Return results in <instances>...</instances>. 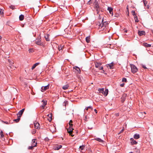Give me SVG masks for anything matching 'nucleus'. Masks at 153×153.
<instances>
[{"label":"nucleus","instance_id":"393cba45","mask_svg":"<svg viewBox=\"0 0 153 153\" xmlns=\"http://www.w3.org/2000/svg\"><path fill=\"white\" fill-rule=\"evenodd\" d=\"M24 16L22 14H21L19 16V19L20 21H22L24 19Z\"/></svg>","mask_w":153,"mask_h":153},{"label":"nucleus","instance_id":"c9c22d12","mask_svg":"<svg viewBox=\"0 0 153 153\" xmlns=\"http://www.w3.org/2000/svg\"><path fill=\"white\" fill-rule=\"evenodd\" d=\"M0 135H1V137H4V135L3 134V132L2 131H1L0 132Z\"/></svg>","mask_w":153,"mask_h":153},{"label":"nucleus","instance_id":"37998d69","mask_svg":"<svg viewBox=\"0 0 153 153\" xmlns=\"http://www.w3.org/2000/svg\"><path fill=\"white\" fill-rule=\"evenodd\" d=\"M0 13L1 15H3L4 13L2 11V10L1 9H0Z\"/></svg>","mask_w":153,"mask_h":153},{"label":"nucleus","instance_id":"a211bd4d","mask_svg":"<svg viewBox=\"0 0 153 153\" xmlns=\"http://www.w3.org/2000/svg\"><path fill=\"white\" fill-rule=\"evenodd\" d=\"M50 35L48 34H47L45 35V38L46 40L47 41H50V39L49 38Z\"/></svg>","mask_w":153,"mask_h":153},{"label":"nucleus","instance_id":"de8ad7c7","mask_svg":"<svg viewBox=\"0 0 153 153\" xmlns=\"http://www.w3.org/2000/svg\"><path fill=\"white\" fill-rule=\"evenodd\" d=\"M72 120H71L70 121H69V123H68V125L71 124H72L71 123H72Z\"/></svg>","mask_w":153,"mask_h":153},{"label":"nucleus","instance_id":"aec40b11","mask_svg":"<svg viewBox=\"0 0 153 153\" xmlns=\"http://www.w3.org/2000/svg\"><path fill=\"white\" fill-rule=\"evenodd\" d=\"M134 138L135 139H138L140 138V135L137 134H135L134 136Z\"/></svg>","mask_w":153,"mask_h":153},{"label":"nucleus","instance_id":"412c9836","mask_svg":"<svg viewBox=\"0 0 153 153\" xmlns=\"http://www.w3.org/2000/svg\"><path fill=\"white\" fill-rule=\"evenodd\" d=\"M113 62H111V63L108 64L107 65V67H109L110 69H113Z\"/></svg>","mask_w":153,"mask_h":153},{"label":"nucleus","instance_id":"f704fd0d","mask_svg":"<svg viewBox=\"0 0 153 153\" xmlns=\"http://www.w3.org/2000/svg\"><path fill=\"white\" fill-rule=\"evenodd\" d=\"M122 81L123 82H127V80L126 78H123L122 79Z\"/></svg>","mask_w":153,"mask_h":153},{"label":"nucleus","instance_id":"cd10ccee","mask_svg":"<svg viewBox=\"0 0 153 153\" xmlns=\"http://www.w3.org/2000/svg\"><path fill=\"white\" fill-rule=\"evenodd\" d=\"M69 87V85H64L62 87V88L64 90H66Z\"/></svg>","mask_w":153,"mask_h":153},{"label":"nucleus","instance_id":"f8f14e48","mask_svg":"<svg viewBox=\"0 0 153 153\" xmlns=\"http://www.w3.org/2000/svg\"><path fill=\"white\" fill-rule=\"evenodd\" d=\"M74 68L75 69L77 72V73L78 74H80L81 73V70L77 66H75L74 67Z\"/></svg>","mask_w":153,"mask_h":153},{"label":"nucleus","instance_id":"39448f33","mask_svg":"<svg viewBox=\"0 0 153 153\" xmlns=\"http://www.w3.org/2000/svg\"><path fill=\"white\" fill-rule=\"evenodd\" d=\"M130 67L131 69V72L134 74L137 72L138 71V69L134 65H131Z\"/></svg>","mask_w":153,"mask_h":153},{"label":"nucleus","instance_id":"f03ea898","mask_svg":"<svg viewBox=\"0 0 153 153\" xmlns=\"http://www.w3.org/2000/svg\"><path fill=\"white\" fill-rule=\"evenodd\" d=\"M69 127L67 128L68 132V133L70 135L73 137L74 135L72 133L73 132V124H69Z\"/></svg>","mask_w":153,"mask_h":153},{"label":"nucleus","instance_id":"20e7f679","mask_svg":"<svg viewBox=\"0 0 153 153\" xmlns=\"http://www.w3.org/2000/svg\"><path fill=\"white\" fill-rule=\"evenodd\" d=\"M108 24L107 22H103V19L102 20L101 24H100L99 25V28L101 27V28H103V29H104V28L106 27Z\"/></svg>","mask_w":153,"mask_h":153},{"label":"nucleus","instance_id":"13d9d810","mask_svg":"<svg viewBox=\"0 0 153 153\" xmlns=\"http://www.w3.org/2000/svg\"><path fill=\"white\" fill-rule=\"evenodd\" d=\"M144 113L145 114H146V113H145V112H144Z\"/></svg>","mask_w":153,"mask_h":153},{"label":"nucleus","instance_id":"7ed1b4c3","mask_svg":"<svg viewBox=\"0 0 153 153\" xmlns=\"http://www.w3.org/2000/svg\"><path fill=\"white\" fill-rule=\"evenodd\" d=\"M101 63L100 62H96L95 63V67L97 68H98L100 70H102V73H104V71L103 70V67L101 66Z\"/></svg>","mask_w":153,"mask_h":153},{"label":"nucleus","instance_id":"8fccbe9b","mask_svg":"<svg viewBox=\"0 0 153 153\" xmlns=\"http://www.w3.org/2000/svg\"><path fill=\"white\" fill-rule=\"evenodd\" d=\"M3 122L4 123H5V124H9V123L8 122H7V121H4Z\"/></svg>","mask_w":153,"mask_h":153},{"label":"nucleus","instance_id":"c03bdc74","mask_svg":"<svg viewBox=\"0 0 153 153\" xmlns=\"http://www.w3.org/2000/svg\"><path fill=\"white\" fill-rule=\"evenodd\" d=\"M124 85H125V83H123L122 84H120V86L121 87H124Z\"/></svg>","mask_w":153,"mask_h":153},{"label":"nucleus","instance_id":"7c9ffc66","mask_svg":"<svg viewBox=\"0 0 153 153\" xmlns=\"http://www.w3.org/2000/svg\"><path fill=\"white\" fill-rule=\"evenodd\" d=\"M63 47V46H62L61 45H59L58 47V49L59 50V51L62 50V49Z\"/></svg>","mask_w":153,"mask_h":153},{"label":"nucleus","instance_id":"473e14b6","mask_svg":"<svg viewBox=\"0 0 153 153\" xmlns=\"http://www.w3.org/2000/svg\"><path fill=\"white\" fill-rule=\"evenodd\" d=\"M85 148V146L83 145H82L81 146H79V149H80L81 150H82L84 149V148Z\"/></svg>","mask_w":153,"mask_h":153},{"label":"nucleus","instance_id":"ea45409f","mask_svg":"<svg viewBox=\"0 0 153 153\" xmlns=\"http://www.w3.org/2000/svg\"><path fill=\"white\" fill-rule=\"evenodd\" d=\"M131 13H132L133 15L134 16L135 15H136V14H135V11L134 10H132L131 11Z\"/></svg>","mask_w":153,"mask_h":153},{"label":"nucleus","instance_id":"2f4dec72","mask_svg":"<svg viewBox=\"0 0 153 153\" xmlns=\"http://www.w3.org/2000/svg\"><path fill=\"white\" fill-rule=\"evenodd\" d=\"M9 63H10V66H12L13 64V62L12 61L8 60ZM11 67V66H10Z\"/></svg>","mask_w":153,"mask_h":153},{"label":"nucleus","instance_id":"ddd939ff","mask_svg":"<svg viewBox=\"0 0 153 153\" xmlns=\"http://www.w3.org/2000/svg\"><path fill=\"white\" fill-rule=\"evenodd\" d=\"M131 141V143L132 145L136 144L137 143V142L132 138H130Z\"/></svg>","mask_w":153,"mask_h":153},{"label":"nucleus","instance_id":"5fc2aeb1","mask_svg":"<svg viewBox=\"0 0 153 153\" xmlns=\"http://www.w3.org/2000/svg\"><path fill=\"white\" fill-rule=\"evenodd\" d=\"M127 30H125V31H124V32H125V33H127Z\"/></svg>","mask_w":153,"mask_h":153},{"label":"nucleus","instance_id":"4c0bfd02","mask_svg":"<svg viewBox=\"0 0 153 153\" xmlns=\"http://www.w3.org/2000/svg\"><path fill=\"white\" fill-rule=\"evenodd\" d=\"M36 131L35 129H33L32 131V134H35L36 133Z\"/></svg>","mask_w":153,"mask_h":153},{"label":"nucleus","instance_id":"a878e982","mask_svg":"<svg viewBox=\"0 0 153 153\" xmlns=\"http://www.w3.org/2000/svg\"><path fill=\"white\" fill-rule=\"evenodd\" d=\"M20 116H17V118L13 120V121L16 122V123L18 122L20 120Z\"/></svg>","mask_w":153,"mask_h":153},{"label":"nucleus","instance_id":"bb28decb","mask_svg":"<svg viewBox=\"0 0 153 153\" xmlns=\"http://www.w3.org/2000/svg\"><path fill=\"white\" fill-rule=\"evenodd\" d=\"M99 92L100 93H101L103 94V92H104V88H99L98 90Z\"/></svg>","mask_w":153,"mask_h":153},{"label":"nucleus","instance_id":"b1692460","mask_svg":"<svg viewBox=\"0 0 153 153\" xmlns=\"http://www.w3.org/2000/svg\"><path fill=\"white\" fill-rule=\"evenodd\" d=\"M108 93V89H106L105 91H104L103 94L105 96H106Z\"/></svg>","mask_w":153,"mask_h":153},{"label":"nucleus","instance_id":"49530a36","mask_svg":"<svg viewBox=\"0 0 153 153\" xmlns=\"http://www.w3.org/2000/svg\"><path fill=\"white\" fill-rule=\"evenodd\" d=\"M48 116L50 118H51L52 115L51 114H48Z\"/></svg>","mask_w":153,"mask_h":153},{"label":"nucleus","instance_id":"864d4df0","mask_svg":"<svg viewBox=\"0 0 153 153\" xmlns=\"http://www.w3.org/2000/svg\"><path fill=\"white\" fill-rule=\"evenodd\" d=\"M119 113H117V114H116V116H119Z\"/></svg>","mask_w":153,"mask_h":153},{"label":"nucleus","instance_id":"c85d7f7f","mask_svg":"<svg viewBox=\"0 0 153 153\" xmlns=\"http://www.w3.org/2000/svg\"><path fill=\"white\" fill-rule=\"evenodd\" d=\"M134 19L135 20V22H138L139 21L138 20L137 17V16L136 15H135L134 16Z\"/></svg>","mask_w":153,"mask_h":153},{"label":"nucleus","instance_id":"a18cd8bd","mask_svg":"<svg viewBox=\"0 0 153 153\" xmlns=\"http://www.w3.org/2000/svg\"><path fill=\"white\" fill-rule=\"evenodd\" d=\"M49 140V139H48V137H46L45 139V140L46 141H48Z\"/></svg>","mask_w":153,"mask_h":153},{"label":"nucleus","instance_id":"2eb2a0df","mask_svg":"<svg viewBox=\"0 0 153 153\" xmlns=\"http://www.w3.org/2000/svg\"><path fill=\"white\" fill-rule=\"evenodd\" d=\"M34 125L35 128L37 129H39L40 128L39 126L40 125L38 123H34Z\"/></svg>","mask_w":153,"mask_h":153},{"label":"nucleus","instance_id":"6e6d98bb","mask_svg":"<svg viewBox=\"0 0 153 153\" xmlns=\"http://www.w3.org/2000/svg\"><path fill=\"white\" fill-rule=\"evenodd\" d=\"M2 37L1 35H0V40L1 39Z\"/></svg>","mask_w":153,"mask_h":153},{"label":"nucleus","instance_id":"f3484780","mask_svg":"<svg viewBox=\"0 0 153 153\" xmlns=\"http://www.w3.org/2000/svg\"><path fill=\"white\" fill-rule=\"evenodd\" d=\"M62 147V146L61 145L56 146L54 147V149L56 150H58L61 148Z\"/></svg>","mask_w":153,"mask_h":153},{"label":"nucleus","instance_id":"1a4fd4ad","mask_svg":"<svg viewBox=\"0 0 153 153\" xmlns=\"http://www.w3.org/2000/svg\"><path fill=\"white\" fill-rule=\"evenodd\" d=\"M25 111V108H23L22 110H20L19 112L17 114V116H20V117L22 116V114L23 112H24Z\"/></svg>","mask_w":153,"mask_h":153},{"label":"nucleus","instance_id":"09e8293b","mask_svg":"<svg viewBox=\"0 0 153 153\" xmlns=\"http://www.w3.org/2000/svg\"><path fill=\"white\" fill-rule=\"evenodd\" d=\"M142 67L143 68H144V69H146L147 68L146 67V66L145 65H142Z\"/></svg>","mask_w":153,"mask_h":153},{"label":"nucleus","instance_id":"6e6552de","mask_svg":"<svg viewBox=\"0 0 153 153\" xmlns=\"http://www.w3.org/2000/svg\"><path fill=\"white\" fill-rule=\"evenodd\" d=\"M37 144V141L36 139H33L32 141V145L36 147Z\"/></svg>","mask_w":153,"mask_h":153},{"label":"nucleus","instance_id":"3c124183","mask_svg":"<svg viewBox=\"0 0 153 153\" xmlns=\"http://www.w3.org/2000/svg\"><path fill=\"white\" fill-rule=\"evenodd\" d=\"M94 111L95 112L96 114H97V109H94Z\"/></svg>","mask_w":153,"mask_h":153},{"label":"nucleus","instance_id":"603ef678","mask_svg":"<svg viewBox=\"0 0 153 153\" xmlns=\"http://www.w3.org/2000/svg\"><path fill=\"white\" fill-rule=\"evenodd\" d=\"M124 131V129H123L120 131V133H122Z\"/></svg>","mask_w":153,"mask_h":153},{"label":"nucleus","instance_id":"9b49d317","mask_svg":"<svg viewBox=\"0 0 153 153\" xmlns=\"http://www.w3.org/2000/svg\"><path fill=\"white\" fill-rule=\"evenodd\" d=\"M42 102L43 103V104H42L41 105V107L43 108H45V105H46L47 104V101L46 100H43L42 101Z\"/></svg>","mask_w":153,"mask_h":153},{"label":"nucleus","instance_id":"a19ab883","mask_svg":"<svg viewBox=\"0 0 153 153\" xmlns=\"http://www.w3.org/2000/svg\"><path fill=\"white\" fill-rule=\"evenodd\" d=\"M143 3H144V5L145 6H146V5L147 4V1H146V0H143Z\"/></svg>","mask_w":153,"mask_h":153},{"label":"nucleus","instance_id":"4be33fe9","mask_svg":"<svg viewBox=\"0 0 153 153\" xmlns=\"http://www.w3.org/2000/svg\"><path fill=\"white\" fill-rule=\"evenodd\" d=\"M39 64V63L38 62V63H36L35 64H34L33 65V66H32V67L31 69L32 70L34 69L35 68V67L37 66Z\"/></svg>","mask_w":153,"mask_h":153},{"label":"nucleus","instance_id":"423d86ee","mask_svg":"<svg viewBox=\"0 0 153 153\" xmlns=\"http://www.w3.org/2000/svg\"><path fill=\"white\" fill-rule=\"evenodd\" d=\"M41 39L40 37H38L37 38V41H36L35 42V43L36 44L39 45H42V43H41Z\"/></svg>","mask_w":153,"mask_h":153},{"label":"nucleus","instance_id":"f257e3e1","mask_svg":"<svg viewBox=\"0 0 153 153\" xmlns=\"http://www.w3.org/2000/svg\"><path fill=\"white\" fill-rule=\"evenodd\" d=\"M93 4L94 6V8L96 9L97 14H99V12L100 10V7L97 1L95 0Z\"/></svg>","mask_w":153,"mask_h":153},{"label":"nucleus","instance_id":"c756f323","mask_svg":"<svg viewBox=\"0 0 153 153\" xmlns=\"http://www.w3.org/2000/svg\"><path fill=\"white\" fill-rule=\"evenodd\" d=\"M95 140L100 142H103V140H102L99 138H96Z\"/></svg>","mask_w":153,"mask_h":153},{"label":"nucleus","instance_id":"4d7b16f0","mask_svg":"<svg viewBox=\"0 0 153 153\" xmlns=\"http://www.w3.org/2000/svg\"><path fill=\"white\" fill-rule=\"evenodd\" d=\"M129 153H133V152H129Z\"/></svg>","mask_w":153,"mask_h":153},{"label":"nucleus","instance_id":"58836bf2","mask_svg":"<svg viewBox=\"0 0 153 153\" xmlns=\"http://www.w3.org/2000/svg\"><path fill=\"white\" fill-rule=\"evenodd\" d=\"M10 7L12 10L14 9H15V7L13 5H11L10 6Z\"/></svg>","mask_w":153,"mask_h":153},{"label":"nucleus","instance_id":"4468645a","mask_svg":"<svg viewBox=\"0 0 153 153\" xmlns=\"http://www.w3.org/2000/svg\"><path fill=\"white\" fill-rule=\"evenodd\" d=\"M107 10L109 11V13L110 14H113V9L110 7H108Z\"/></svg>","mask_w":153,"mask_h":153},{"label":"nucleus","instance_id":"9d476101","mask_svg":"<svg viewBox=\"0 0 153 153\" xmlns=\"http://www.w3.org/2000/svg\"><path fill=\"white\" fill-rule=\"evenodd\" d=\"M127 96V95L126 94H124L121 97V101L122 102H123L125 101Z\"/></svg>","mask_w":153,"mask_h":153},{"label":"nucleus","instance_id":"79ce46f5","mask_svg":"<svg viewBox=\"0 0 153 153\" xmlns=\"http://www.w3.org/2000/svg\"><path fill=\"white\" fill-rule=\"evenodd\" d=\"M28 51L29 53L32 52L33 51V50L31 48Z\"/></svg>","mask_w":153,"mask_h":153},{"label":"nucleus","instance_id":"6ab92c4d","mask_svg":"<svg viewBox=\"0 0 153 153\" xmlns=\"http://www.w3.org/2000/svg\"><path fill=\"white\" fill-rule=\"evenodd\" d=\"M143 45L146 48L150 47L151 46V44H148L146 43H143Z\"/></svg>","mask_w":153,"mask_h":153},{"label":"nucleus","instance_id":"e433bc0d","mask_svg":"<svg viewBox=\"0 0 153 153\" xmlns=\"http://www.w3.org/2000/svg\"><path fill=\"white\" fill-rule=\"evenodd\" d=\"M88 108H91L92 110L93 109V108L91 106H89L88 107H86L85 108V109H86V110H88Z\"/></svg>","mask_w":153,"mask_h":153},{"label":"nucleus","instance_id":"0eeeda50","mask_svg":"<svg viewBox=\"0 0 153 153\" xmlns=\"http://www.w3.org/2000/svg\"><path fill=\"white\" fill-rule=\"evenodd\" d=\"M49 85L48 84L47 85L45 86H43L41 87V91L42 92H44L46 90L48 89L49 88Z\"/></svg>","mask_w":153,"mask_h":153},{"label":"nucleus","instance_id":"5701e85b","mask_svg":"<svg viewBox=\"0 0 153 153\" xmlns=\"http://www.w3.org/2000/svg\"><path fill=\"white\" fill-rule=\"evenodd\" d=\"M85 40L87 43H89L90 41V36H88L86 37Z\"/></svg>","mask_w":153,"mask_h":153},{"label":"nucleus","instance_id":"dca6fc26","mask_svg":"<svg viewBox=\"0 0 153 153\" xmlns=\"http://www.w3.org/2000/svg\"><path fill=\"white\" fill-rule=\"evenodd\" d=\"M138 34L140 36H142L145 34V32L144 31H138Z\"/></svg>","mask_w":153,"mask_h":153},{"label":"nucleus","instance_id":"72a5a7b5","mask_svg":"<svg viewBox=\"0 0 153 153\" xmlns=\"http://www.w3.org/2000/svg\"><path fill=\"white\" fill-rule=\"evenodd\" d=\"M34 147H35V146H33L32 145L31 146H29L28 147V149L29 150H32Z\"/></svg>","mask_w":153,"mask_h":153}]
</instances>
